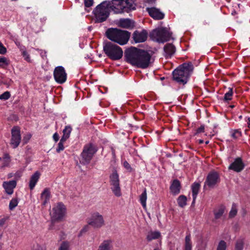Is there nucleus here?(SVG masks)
I'll return each mask as SVG.
<instances>
[{
    "mask_svg": "<svg viewBox=\"0 0 250 250\" xmlns=\"http://www.w3.org/2000/svg\"><path fill=\"white\" fill-rule=\"evenodd\" d=\"M127 62L138 68L146 69L153 62L151 54L148 51L136 47H131L125 53Z\"/></svg>",
    "mask_w": 250,
    "mask_h": 250,
    "instance_id": "nucleus-1",
    "label": "nucleus"
},
{
    "mask_svg": "<svg viewBox=\"0 0 250 250\" xmlns=\"http://www.w3.org/2000/svg\"><path fill=\"white\" fill-rule=\"evenodd\" d=\"M193 70V66L191 62L184 63L173 71V78L177 83L185 84Z\"/></svg>",
    "mask_w": 250,
    "mask_h": 250,
    "instance_id": "nucleus-2",
    "label": "nucleus"
},
{
    "mask_svg": "<svg viewBox=\"0 0 250 250\" xmlns=\"http://www.w3.org/2000/svg\"><path fill=\"white\" fill-rule=\"evenodd\" d=\"M106 34L110 40L120 45L126 44L130 36V33L129 32L117 28L108 29L106 32Z\"/></svg>",
    "mask_w": 250,
    "mask_h": 250,
    "instance_id": "nucleus-3",
    "label": "nucleus"
},
{
    "mask_svg": "<svg viewBox=\"0 0 250 250\" xmlns=\"http://www.w3.org/2000/svg\"><path fill=\"white\" fill-rule=\"evenodd\" d=\"M109 7L116 14L128 12L135 9L132 0H112Z\"/></svg>",
    "mask_w": 250,
    "mask_h": 250,
    "instance_id": "nucleus-4",
    "label": "nucleus"
},
{
    "mask_svg": "<svg viewBox=\"0 0 250 250\" xmlns=\"http://www.w3.org/2000/svg\"><path fill=\"white\" fill-rule=\"evenodd\" d=\"M172 33L167 27L156 28L150 33V38L158 42L164 43L171 38Z\"/></svg>",
    "mask_w": 250,
    "mask_h": 250,
    "instance_id": "nucleus-5",
    "label": "nucleus"
},
{
    "mask_svg": "<svg viewBox=\"0 0 250 250\" xmlns=\"http://www.w3.org/2000/svg\"><path fill=\"white\" fill-rule=\"evenodd\" d=\"M110 1H104L95 8L94 12L96 22H102L105 21L109 14Z\"/></svg>",
    "mask_w": 250,
    "mask_h": 250,
    "instance_id": "nucleus-6",
    "label": "nucleus"
},
{
    "mask_svg": "<svg viewBox=\"0 0 250 250\" xmlns=\"http://www.w3.org/2000/svg\"><path fill=\"white\" fill-rule=\"evenodd\" d=\"M105 54L113 60H118L122 58L123 51L122 48L116 44L107 42L104 46Z\"/></svg>",
    "mask_w": 250,
    "mask_h": 250,
    "instance_id": "nucleus-7",
    "label": "nucleus"
},
{
    "mask_svg": "<svg viewBox=\"0 0 250 250\" xmlns=\"http://www.w3.org/2000/svg\"><path fill=\"white\" fill-rule=\"evenodd\" d=\"M111 189L114 194L117 197L122 195L121 189L120 186L119 176L116 170H113L110 177Z\"/></svg>",
    "mask_w": 250,
    "mask_h": 250,
    "instance_id": "nucleus-8",
    "label": "nucleus"
},
{
    "mask_svg": "<svg viewBox=\"0 0 250 250\" xmlns=\"http://www.w3.org/2000/svg\"><path fill=\"white\" fill-rule=\"evenodd\" d=\"M65 206L61 203L58 204L52 208L50 212L51 221L55 222L62 221L65 215Z\"/></svg>",
    "mask_w": 250,
    "mask_h": 250,
    "instance_id": "nucleus-9",
    "label": "nucleus"
},
{
    "mask_svg": "<svg viewBox=\"0 0 250 250\" xmlns=\"http://www.w3.org/2000/svg\"><path fill=\"white\" fill-rule=\"evenodd\" d=\"M87 224L94 229H99L105 225V221L102 214L98 212H95L88 218Z\"/></svg>",
    "mask_w": 250,
    "mask_h": 250,
    "instance_id": "nucleus-10",
    "label": "nucleus"
},
{
    "mask_svg": "<svg viewBox=\"0 0 250 250\" xmlns=\"http://www.w3.org/2000/svg\"><path fill=\"white\" fill-rule=\"evenodd\" d=\"M96 151V150L91 144L85 146L81 154L80 163L84 165L88 164Z\"/></svg>",
    "mask_w": 250,
    "mask_h": 250,
    "instance_id": "nucleus-11",
    "label": "nucleus"
},
{
    "mask_svg": "<svg viewBox=\"0 0 250 250\" xmlns=\"http://www.w3.org/2000/svg\"><path fill=\"white\" fill-rule=\"evenodd\" d=\"M11 139L10 144L14 148L17 147L21 141V135L20 129L18 126H14L11 130Z\"/></svg>",
    "mask_w": 250,
    "mask_h": 250,
    "instance_id": "nucleus-12",
    "label": "nucleus"
},
{
    "mask_svg": "<svg viewBox=\"0 0 250 250\" xmlns=\"http://www.w3.org/2000/svg\"><path fill=\"white\" fill-rule=\"evenodd\" d=\"M66 73L64 68L61 66L56 67L54 70V77L59 83H63L66 80Z\"/></svg>",
    "mask_w": 250,
    "mask_h": 250,
    "instance_id": "nucleus-13",
    "label": "nucleus"
},
{
    "mask_svg": "<svg viewBox=\"0 0 250 250\" xmlns=\"http://www.w3.org/2000/svg\"><path fill=\"white\" fill-rule=\"evenodd\" d=\"M219 182V176L217 172L211 171L208 173L204 187L208 186L210 188H213Z\"/></svg>",
    "mask_w": 250,
    "mask_h": 250,
    "instance_id": "nucleus-14",
    "label": "nucleus"
},
{
    "mask_svg": "<svg viewBox=\"0 0 250 250\" xmlns=\"http://www.w3.org/2000/svg\"><path fill=\"white\" fill-rule=\"evenodd\" d=\"M148 33L145 30L141 31H135L133 35L132 38L136 43L143 42L147 38Z\"/></svg>",
    "mask_w": 250,
    "mask_h": 250,
    "instance_id": "nucleus-15",
    "label": "nucleus"
},
{
    "mask_svg": "<svg viewBox=\"0 0 250 250\" xmlns=\"http://www.w3.org/2000/svg\"><path fill=\"white\" fill-rule=\"evenodd\" d=\"M17 185V182L15 180L4 182L2 186L5 189V192L9 195L13 193V190Z\"/></svg>",
    "mask_w": 250,
    "mask_h": 250,
    "instance_id": "nucleus-16",
    "label": "nucleus"
},
{
    "mask_svg": "<svg viewBox=\"0 0 250 250\" xmlns=\"http://www.w3.org/2000/svg\"><path fill=\"white\" fill-rule=\"evenodd\" d=\"M244 165L240 158L236 159L229 167V169H232L236 172H240L244 168Z\"/></svg>",
    "mask_w": 250,
    "mask_h": 250,
    "instance_id": "nucleus-17",
    "label": "nucleus"
},
{
    "mask_svg": "<svg viewBox=\"0 0 250 250\" xmlns=\"http://www.w3.org/2000/svg\"><path fill=\"white\" fill-rule=\"evenodd\" d=\"M147 11L149 15L154 19L161 20L164 18V15L156 8H147Z\"/></svg>",
    "mask_w": 250,
    "mask_h": 250,
    "instance_id": "nucleus-18",
    "label": "nucleus"
},
{
    "mask_svg": "<svg viewBox=\"0 0 250 250\" xmlns=\"http://www.w3.org/2000/svg\"><path fill=\"white\" fill-rule=\"evenodd\" d=\"M181 189V184L178 180L173 181L170 187V190L171 193L173 195H177L180 193Z\"/></svg>",
    "mask_w": 250,
    "mask_h": 250,
    "instance_id": "nucleus-19",
    "label": "nucleus"
},
{
    "mask_svg": "<svg viewBox=\"0 0 250 250\" xmlns=\"http://www.w3.org/2000/svg\"><path fill=\"white\" fill-rule=\"evenodd\" d=\"M40 175L41 173L37 171L31 176L29 182V187L30 189H33L34 188L39 179Z\"/></svg>",
    "mask_w": 250,
    "mask_h": 250,
    "instance_id": "nucleus-20",
    "label": "nucleus"
},
{
    "mask_svg": "<svg viewBox=\"0 0 250 250\" xmlns=\"http://www.w3.org/2000/svg\"><path fill=\"white\" fill-rule=\"evenodd\" d=\"M112 245L111 240H104L99 246L97 250H112Z\"/></svg>",
    "mask_w": 250,
    "mask_h": 250,
    "instance_id": "nucleus-21",
    "label": "nucleus"
},
{
    "mask_svg": "<svg viewBox=\"0 0 250 250\" xmlns=\"http://www.w3.org/2000/svg\"><path fill=\"white\" fill-rule=\"evenodd\" d=\"M164 50L166 54V56H171L174 53L175 47L172 44L167 43L164 46Z\"/></svg>",
    "mask_w": 250,
    "mask_h": 250,
    "instance_id": "nucleus-22",
    "label": "nucleus"
},
{
    "mask_svg": "<svg viewBox=\"0 0 250 250\" xmlns=\"http://www.w3.org/2000/svg\"><path fill=\"white\" fill-rule=\"evenodd\" d=\"M225 207L221 206L214 210V215L215 218L218 219L221 218L224 213Z\"/></svg>",
    "mask_w": 250,
    "mask_h": 250,
    "instance_id": "nucleus-23",
    "label": "nucleus"
},
{
    "mask_svg": "<svg viewBox=\"0 0 250 250\" xmlns=\"http://www.w3.org/2000/svg\"><path fill=\"white\" fill-rule=\"evenodd\" d=\"M161 236V233L159 231H150L148 232L147 236L146 239L148 241H151L153 239H156L158 238Z\"/></svg>",
    "mask_w": 250,
    "mask_h": 250,
    "instance_id": "nucleus-24",
    "label": "nucleus"
},
{
    "mask_svg": "<svg viewBox=\"0 0 250 250\" xmlns=\"http://www.w3.org/2000/svg\"><path fill=\"white\" fill-rule=\"evenodd\" d=\"M200 185L199 183H194L192 186V191L193 196V203L195 202L197 195L198 193Z\"/></svg>",
    "mask_w": 250,
    "mask_h": 250,
    "instance_id": "nucleus-25",
    "label": "nucleus"
},
{
    "mask_svg": "<svg viewBox=\"0 0 250 250\" xmlns=\"http://www.w3.org/2000/svg\"><path fill=\"white\" fill-rule=\"evenodd\" d=\"M72 130V128L70 126H65L63 130V136L62 137V141H66L69 137Z\"/></svg>",
    "mask_w": 250,
    "mask_h": 250,
    "instance_id": "nucleus-26",
    "label": "nucleus"
},
{
    "mask_svg": "<svg viewBox=\"0 0 250 250\" xmlns=\"http://www.w3.org/2000/svg\"><path fill=\"white\" fill-rule=\"evenodd\" d=\"M184 250H192V244L189 235H187L185 237Z\"/></svg>",
    "mask_w": 250,
    "mask_h": 250,
    "instance_id": "nucleus-27",
    "label": "nucleus"
},
{
    "mask_svg": "<svg viewBox=\"0 0 250 250\" xmlns=\"http://www.w3.org/2000/svg\"><path fill=\"white\" fill-rule=\"evenodd\" d=\"M50 198V192L47 188L45 189L41 194V198L43 200V204L45 205Z\"/></svg>",
    "mask_w": 250,
    "mask_h": 250,
    "instance_id": "nucleus-28",
    "label": "nucleus"
},
{
    "mask_svg": "<svg viewBox=\"0 0 250 250\" xmlns=\"http://www.w3.org/2000/svg\"><path fill=\"white\" fill-rule=\"evenodd\" d=\"M147 199V193L146 190L145 189L144 192L141 194L140 196V201L144 208H146V200Z\"/></svg>",
    "mask_w": 250,
    "mask_h": 250,
    "instance_id": "nucleus-29",
    "label": "nucleus"
},
{
    "mask_svg": "<svg viewBox=\"0 0 250 250\" xmlns=\"http://www.w3.org/2000/svg\"><path fill=\"white\" fill-rule=\"evenodd\" d=\"M177 202L178 205L183 208L187 204V197L184 195H180L177 199Z\"/></svg>",
    "mask_w": 250,
    "mask_h": 250,
    "instance_id": "nucleus-30",
    "label": "nucleus"
},
{
    "mask_svg": "<svg viewBox=\"0 0 250 250\" xmlns=\"http://www.w3.org/2000/svg\"><path fill=\"white\" fill-rule=\"evenodd\" d=\"M120 26L123 28H128L132 25V22L128 19L122 20L120 22Z\"/></svg>",
    "mask_w": 250,
    "mask_h": 250,
    "instance_id": "nucleus-31",
    "label": "nucleus"
},
{
    "mask_svg": "<svg viewBox=\"0 0 250 250\" xmlns=\"http://www.w3.org/2000/svg\"><path fill=\"white\" fill-rule=\"evenodd\" d=\"M237 213V208L235 204H233L232 206L230 211L229 212V218H232L234 217Z\"/></svg>",
    "mask_w": 250,
    "mask_h": 250,
    "instance_id": "nucleus-32",
    "label": "nucleus"
},
{
    "mask_svg": "<svg viewBox=\"0 0 250 250\" xmlns=\"http://www.w3.org/2000/svg\"><path fill=\"white\" fill-rule=\"evenodd\" d=\"M70 244L67 241H63L59 247L58 250H69Z\"/></svg>",
    "mask_w": 250,
    "mask_h": 250,
    "instance_id": "nucleus-33",
    "label": "nucleus"
},
{
    "mask_svg": "<svg viewBox=\"0 0 250 250\" xmlns=\"http://www.w3.org/2000/svg\"><path fill=\"white\" fill-rule=\"evenodd\" d=\"M227 249V243L224 240H221L216 248V250H226Z\"/></svg>",
    "mask_w": 250,
    "mask_h": 250,
    "instance_id": "nucleus-34",
    "label": "nucleus"
},
{
    "mask_svg": "<svg viewBox=\"0 0 250 250\" xmlns=\"http://www.w3.org/2000/svg\"><path fill=\"white\" fill-rule=\"evenodd\" d=\"M18 201L17 198H13L10 202L9 208L10 210L13 209L17 205Z\"/></svg>",
    "mask_w": 250,
    "mask_h": 250,
    "instance_id": "nucleus-35",
    "label": "nucleus"
},
{
    "mask_svg": "<svg viewBox=\"0 0 250 250\" xmlns=\"http://www.w3.org/2000/svg\"><path fill=\"white\" fill-rule=\"evenodd\" d=\"M9 64V62L7 59L3 57H0V67L4 68Z\"/></svg>",
    "mask_w": 250,
    "mask_h": 250,
    "instance_id": "nucleus-36",
    "label": "nucleus"
},
{
    "mask_svg": "<svg viewBox=\"0 0 250 250\" xmlns=\"http://www.w3.org/2000/svg\"><path fill=\"white\" fill-rule=\"evenodd\" d=\"M31 250H45V248L42 244L35 243L32 246Z\"/></svg>",
    "mask_w": 250,
    "mask_h": 250,
    "instance_id": "nucleus-37",
    "label": "nucleus"
},
{
    "mask_svg": "<svg viewBox=\"0 0 250 250\" xmlns=\"http://www.w3.org/2000/svg\"><path fill=\"white\" fill-rule=\"evenodd\" d=\"M232 94V89L229 88V91L228 92H227L225 95L224 98V100L226 101L230 100L231 99Z\"/></svg>",
    "mask_w": 250,
    "mask_h": 250,
    "instance_id": "nucleus-38",
    "label": "nucleus"
},
{
    "mask_svg": "<svg viewBox=\"0 0 250 250\" xmlns=\"http://www.w3.org/2000/svg\"><path fill=\"white\" fill-rule=\"evenodd\" d=\"M244 247V242L242 240H238L235 244V250H243Z\"/></svg>",
    "mask_w": 250,
    "mask_h": 250,
    "instance_id": "nucleus-39",
    "label": "nucleus"
},
{
    "mask_svg": "<svg viewBox=\"0 0 250 250\" xmlns=\"http://www.w3.org/2000/svg\"><path fill=\"white\" fill-rule=\"evenodd\" d=\"M241 136V132L237 129L233 130L231 132V136L234 139H237Z\"/></svg>",
    "mask_w": 250,
    "mask_h": 250,
    "instance_id": "nucleus-40",
    "label": "nucleus"
},
{
    "mask_svg": "<svg viewBox=\"0 0 250 250\" xmlns=\"http://www.w3.org/2000/svg\"><path fill=\"white\" fill-rule=\"evenodd\" d=\"M10 97V93L8 91H6L0 95V100H6Z\"/></svg>",
    "mask_w": 250,
    "mask_h": 250,
    "instance_id": "nucleus-41",
    "label": "nucleus"
},
{
    "mask_svg": "<svg viewBox=\"0 0 250 250\" xmlns=\"http://www.w3.org/2000/svg\"><path fill=\"white\" fill-rule=\"evenodd\" d=\"M64 142H65V141H62V139L61 138L60 142L58 144V147L56 149L57 152H60L61 151L63 150V143Z\"/></svg>",
    "mask_w": 250,
    "mask_h": 250,
    "instance_id": "nucleus-42",
    "label": "nucleus"
},
{
    "mask_svg": "<svg viewBox=\"0 0 250 250\" xmlns=\"http://www.w3.org/2000/svg\"><path fill=\"white\" fill-rule=\"evenodd\" d=\"M6 52V48L1 43H0V54H4Z\"/></svg>",
    "mask_w": 250,
    "mask_h": 250,
    "instance_id": "nucleus-43",
    "label": "nucleus"
},
{
    "mask_svg": "<svg viewBox=\"0 0 250 250\" xmlns=\"http://www.w3.org/2000/svg\"><path fill=\"white\" fill-rule=\"evenodd\" d=\"M93 0H84V4L86 7H90L92 5Z\"/></svg>",
    "mask_w": 250,
    "mask_h": 250,
    "instance_id": "nucleus-44",
    "label": "nucleus"
},
{
    "mask_svg": "<svg viewBox=\"0 0 250 250\" xmlns=\"http://www.w3.org/2000/svg\"><path fill=\"white\" fill-rule=\"evenodd\" d=\"M124 166L128 171H131L132 170V168L131 167L130 165L127 163V162L125 161L124 162Z\"/></svg>",
    "mask_w": 250,
    "mask_h": 250,
    "instance_id": "nucleus-45",
    "label": "nucleus"
},
{
    "mask_svg": "<svg viewBox=\"0 0 250 250\" xmlns=\"http://www.w3.org/2000/svg\"><path fill=\"white\" fill-rule=\"evenodd\" d=\"M89 229V225L87 224V225H85L81 230L80 234H82L83 233L86 232Z\"/></svg>",
    "mask_w": 250,
    "mask_h": 250,
    "instance_id": "nucleus-46",
    "label": "nucleus"
},
{
    "mask_svg": "<svg viewBox=\"0 0 250 250\" xmlns=\"http://www.w3.org/2000/svg\"><path fill=\"white\" fill-rule=\"evenodd\" d=\"M31 135L30 134H28L26 136H25L23 138V141L24 144H26L27 143V142L29 140V139L31 138Z\"/></svg>",
    "mask_w": 250,
    "mask_h": 250,
    "instance_id": "nucleus-47",
    "label": "nucleus"
},
{
    "mask_svg": "<svg viewBox=\"0 0 250 250\" xmlns=\"http://www.w3.org/2000/svg\"><path fill=\"white\" fill-rule=\"evenodd\" d=\"M23 56L24 57L25 59L27 62H30V57L29 55L28 54V53L26 51H23L22 53Z\"/></svg>",
    "mask_w": 250,
    "mask_h": 250,
    "instance_id": "nucleus-48",
    "label": "nucleus"
},
{
    "mask_svg": "<svg viewBox=\"0 0 250 250\" xmlns=\"http://www.w3.org/2000/svg\"><path fill=\"white\" fill-rule=\"evenodd\" d=\"M204 126H201L199 128H198L197 130V133H201L202 132H204Z\"/></svg>",
    "mask_w": 250,
    "mask_h": 250,
    "instance_id": "nucleus-49",
    "label": "nucleus"
},
{
    "mask_svg": "<svg viewBox=\"0 0 250 250\" xmlns=\"http://www.w3.org/2000/svg\"><path fill=\"white\" fill-rule=\"evenodd\" d=\"M53 139H54V140H55V142H57L59 140V136L58 134V133H55L53 135Z\"/></svg>",
    "mask_w": 250,
    "mask_h": 250,
    "instance_id": "nucleus-50",
    "label": "nucleus"
},
{
    "mask_svg": "<svg viewBox=\"0 0 250 250\" xmlns=\"http://www.w3.org/2000/svg\"><path fill=\"white\" fill-rule=\"evenodd\" d=\"M9 163V160H6L5 162L3 163V165L2 166L1 168H3L5 167L8 166Z\"/></svg>",
    "mask_w": 250,
    "mask_h": 250,
    "instance_id": "nucleus-51",
    "label": "nucleus"
},
{
    "mask_svg": "<svg viewBox=\"0 0 250 250\" xmlns=\"http://www.w3.org/2000/svg\"><path fill=\"white\" fill-rule=\"evenodd\" d=\"M5 220L4 219L0 220V227L2 226L5 223Z\"/></svg>",
    "mask_w": 250,
    "mask_h": 250,
    "instance_id": "nucleus-52",
    "label": "nucleus"
},
{
    "mask_svg": "<svg viewBox=\"0 0 250 250\" xmlns=\"http://www.w3.org/2000/svg\"><path fill=\"white\" fill-rule=\"evenodd\" d=\"M12 176H13L12 173H9L7 175L8 178H11Z\"/></svg>",
    "mask_w": 250,
    "mask_h": 250,
    "instance_id": "nucleus-53",
    "label": "nucleus"
},
{
    "mask_svg": "<svg viewBox=\"0 0 250 250\" xmlns=\"http://www.w3.org/2000/svg\"><path fill=\"white\" fill-rule=\"evenodd\" d=\"M248 127L250 128V117L248 118Z\"/></svg>",
    "mask_w": 250,
    "mask_h": 250,
    "instance_id": "nucleus-54",
    "label": "nucleus"
},
{
    "mask_svg": "<svg viewBox=\"0 0 250 250\" xmlns=\"http://www.w3.org/2000/svg\"><path fill=\"white\" fill-rule=\"evenodd\" d=\"M5 158H7L8 159H9V156L7 154H6L5 155Z\"/></svg>",
    "mask_w": 250,
    "mask_h": 250,
    "instance_id": "nucleus-55",
    "label": "nucleus"
},
{
    "mask_svg": "<svg viewBox=\"0 0 250 250\" xmlns=\"http://www.w3.org/2000/svg\"><path fill=\"white\" fill-rule=\"evenodd\" d=\"M2 244L1 243H0V250L2 249Z\"/></svg>",
    "mask_w": 250,
    "mask_h": 250,
    "instance_id": "nucleus-56",
    "label": "nucleus"
},
{
    "mask_svg": "<svg viewBox=\"0 0 250 250\" xmlns=\"http://www.w3.org/2000/svg\"><path fill=\"white\" fill-rule=\"evenodd\" d=\"M203 143V140H199V143L200 144H202Z\"/></svg>",
    "mask_w": 250,
    "mask_h": 250,
    "instance_id": "nucleus-57",
    "label": "nucleus"
},
{
    "mask_svg": "<svg viewBox=\"0 0 250 250\" xmlns=\"http://www.w3.org/2000/svg\"><path fill=\"white\" fill-rule=\"evenodd\" d=\"M2 236V233H0V239L1 238Z\"/></svg>",
    "mask_w": 250,
    "mask_h": 250,
    "instance_id": "nucleus-58",
    "label": "nucleus"
},
{
    "mask_svg": "<svg viewBox=\"0 0 250 250\" xmlns=\"http://www.w3.org/2000/svg\"><path fill=\"white\" fill-rule=\"evenodd\" d=\"M208 141H207V142H206V144H208Z\"/></svg>",
    "mask_w": 250,
    "mask_h": 250,
    "instance_id": "nucleus-59",
    "label": "nucleus"
},
{
    "mask_svg": "<svg viewBox=\"0 0 250 250\" xmlns=\"http://www.w3.org/2000/svg\"><path fill=\"white\" fill-rule=\"evenodd\" d=\"M239 118H242V116H240L239 117Z\"/></svg>",
    "mask_w": 250,
    "mask_h": 250,
    "instance_id": "nucleus-60",
    "label": "nucleus"
},
{
    "mask_svg": "<svg viewBox=\"0 0 250 250\" xmlns=\"http://www.w3.org/2000/svg\"><path fill=\"white\" fill-rule=\"evenodd\" d=\"M154 250H158V249H154Z\"/></svg>",
    "mask_w": 250,
    "mask_h": 250,
    "instance_id": "nucleus-61",
    "label": "nucleus"
},
{
    "mask_svg": "<svg viewBox=\"0 0 250 250\" xmlns=\"http://www.w3.org/2000/svg\"><path fill=\"white\" fill-rule=\"evenodd\" d=\"M1 160V158L0 157V161Z\"/></svg>",
    "mask_w": 250,
    "mask_h": 250,
    "instance_id": "nucleus-62",
    "label": "nucleus"
}]
</instances>
